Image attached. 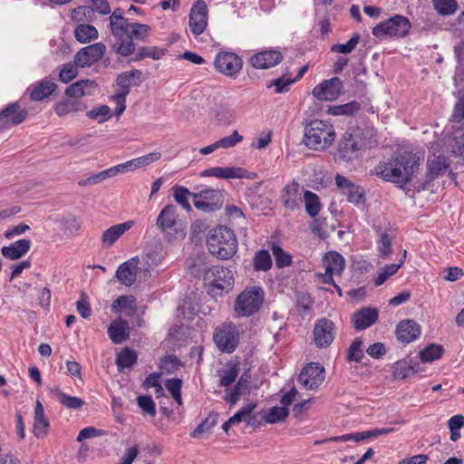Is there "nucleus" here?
<instances>
[{"label":"nucleus","instance_id":"obj_1","mask_svg":"<svg viewBox=\"0 0 464 464\" xmlns=\"http://www.w3.org/2000/svg\"><path fill=\"white\" fill-rule=\"evenodd\" d=\"M420 168V159L409 151L395 154L388 162H381L374 168L377 176L399 187L411 182Z\"/></svg>","mask_w":464,"mask_h":464},{"label":"nucleus","instance_id":"obj_2","mask_svg":"<svg viewBox=\"0 0 464 464\" xmlns=\"http://www.w3.org/2000/svg\"><path fill=\"white\" fill-rule=\"evenodd\" d=\"M207 246L212 256L227 260L237 253V240L232 229L220 226L209 231Z\"/></svg>","mask_w":464,"mask_h":464},{"label":"nucleus","instance_id":"obj_3","mask_svg":"<svg viewBox=\"0 0 464 464\" xmlns=\"http://www.w3.org/2000/svg\"><path fill=\"white\" fill-rule=\"evenodd\" d=\"M335 138L333 125L321 120L310 121L304 128V143L312 150H323L331 145Z\"/></svg>","mask_w":464,"mask_h":464},{"label":"nucleus","instance_id":"obj_4","mask_svg":"<svg viewBox=\"0 0 464 464\" xmlns=\"http://www.w3.org/2000/svg\"><path fill=\"white\" fill-rule=\"evenodd\" d=\"M264 302V290L260 286H250L237 297L234 311L237 316H250L256 313Z\"/></svg>","mask_w":464,"mask_h":464},{"label":"nucleus","instance_id":"obj_5","mask_svg":"<svg viewBox=\"0 0 464 464\" xmlns=\"http://www.w3.org/2000/svg\"><path fill=\"white\" fill-rule=\"evenodd\" d=\"M411 24L410 20L402 15L396 14L372 29V34L382 40L388 38L404 37L410 32Z\"/></svg>","mask_w":464,"mask_h":464},{"label":"nucleus","instance_id":"obj_6","mask_svg":"<svg viewBox=\"0 0 464 464\" xmlns=\"http://www.w3.org/2000/svg\"><path fill=\"white\" fill-rule=\"evenodd\" d=\"M209 281V292L212 295H222L233 289L235 279L233 272L225 266H214L205 274Z\"/></svg>","mask_w":464,"mask_h":464},{"label":"nucleus","instance_id":"obj_7","mask_svg":"<svg viewBox=\"0 0 464 464\" xmlns=\"http://www.w3.org/2000/svg\"><path fill=\"white\" fill-rule=\"evenodd\" d=\"M151 28L148 24L130 23L125 40L115 43L112 45L115 53L121 56L127 57L134 53V40L146 41L150 34Z\"/></svg>","mask_w":464,"mask_h":464},{"label":"nucleus","instance_id":"obj_8","mask_svg":"<svg viewBox=\"0 0 464 464\" xmlns=\"http://www.w3.org/2000/svg\"><path fill=\"white\" fill-rule=\"evenodd\" d=\"M194 207L206 213L221 208L224 203L223 192L219 189L207 188L192 194Z\"/></svg>","mask_w":464,"mask_h":464},{"label":"nucleus","instance_id":"obj_9","mask_svg":"<svg viewBox=\"0 0 464 464\" xmlns=\"http://www.w3.org/2000/svg\"><path fill=\"white\" fill-rule=\"evenodd\" d=\"M364 142L356 134L344 133L338 144L336 160L343 162H351L359 157V151Z\"/></svg>","mask_w":464,"mask_h":464},{"label":"nucleus","instance_id":"obj_10","mask_svg":"<svg viewBox=\"0 0 464 464\" xmlns=\"http://www.w3.org/2000/svg\"><path fill=\"white\" fill-rule=\"evenodd\" d=\"M214 341L221 352L227 353H233L237 347L239 341L237 327L231 323L222 325L216 330Z\"/></svg>","mask_w":464,"mask_h":464},{"label":"nucleus","instance_id":"obj_11","mask_svg":"<svg viewBox=\"0 0 464 464\" xmlns=\"http://www.w3.org/2000/svg\"><path fill=\"white\" fill-rule=\"evenodd\" d=\"M214 64L222 74L236 77L242 69L243 61L234 53L221 52L217 54Z\"/></svg>","mask_w":464,"mask_h":464},{"label":"nucleus","instance_id":"obj_12","mask_svg":"<svg viewBox=\"0 0 464 464\" xmlns=\"http://www.w3.org/2000/svg\"><path fill=\"white\" fill-rule=\"evenodd\" d=\"M106 52V46L102 43H96L82 48L74 55L76 66L89 67L101 60Z\"/></svg>","mask_w":464,"mask_h":464},{"label":"nucleus","instance_id":"obj_13","mask_svg":"<svg viewBox=\"0 0 464 464\" xmlns=\"http://www.w3.org/2000/svg\"><path fill=\"white\" fill-rule=\"evenodd\" d=\"M324 368L318 362L306 365L299 374L300 383L306 389H317L324 381Z\"/></svg>","mask_w":464,"mask_h":464},{"label":"nucleus","instance_id":"obj_14","mask_svg":"<svg viewBox=\"0 0 464 464\" xmlns=\"http://www.w3.org/2000/svg\"><path fill=\"white\" fill-rule=\"evenodd\" d=\"M343 82L338 77L324 80L313 89V95L321 101H334L342 93Z\"/></svg>","mask_w":464,"mask_h":464},{"label":"nucleus","instance_id":"obj_15","mask_svg":"<svg viewBox=\"0 0 464 464\" xmlns=\"http://www.w3.org/2000/svg\"><path fill=\"white\" fill-rule=\"evenodd\" d=\"M208 25V7L203 0L197 1L190 9L189 27L194 35L201 34Z\"/></svg>","mask_w":464,"mask_h":464},{"label":"nucleus","instance_id":"obj_16","mask_svg":"<svg viewBox=\"0 0 464 464\" xmlns=\"http://www.w3.org/2000/svg\"><path fill=\"white\" fill-rule=\"evenodd\" d=\"M334 324L323 318L315 324L314 329V343L317 347L329 346L334 339Z\"/></svg>","mask_w":464,"mask_h":464},{"label":"nucleus","instance_id":"obj_17","mask_svg":"<svg viewBox=\"0 0 464 464\" xmlns=\"http://www.w3.org/2000/svg\"><path fill=\"white\" fill-rule=\"evenodd\" d=\"M302 188L296 181H292L285 185L281 192L280 200L285 208L295 210L301 207L303 198Z\"/></svg>","mask_w":464,"mask_h":464},{"label":"nucleus","instance_id":"obj_18","mask_svg":"<svg viewBox=\"0 0 464 464\" xmlns=\"http://www.w3.org/2000/svg\"><path fill=\"white\" fill-rule=\"evenodd\" d=\"M283 60L279 51L266 50L254 54L250 59V64L256 69H267L276 66Z\"/></svg>","mask_w":464,"mask_h":464},{"label":"nucleus","instance_id":"obj_19","mask_svg":"<svg viewBox=\"0 0 464 464\" xmlns=\"http://www.w3.org/2000/svg\"><path fill=\"white\" fill-rule=\"evenodd\" d=\"M428 172L426 176L425 181L421 182L419 185V188L422 190L429 189L430 187L431 181L439 177L442 172L446 171L449 168V164L445 157L439 156L435 157L432 160H428L427 162Z\"/></svg>","mask_w":464,"mask_h":464},{"label":"nucleus","instance_id":"obj_20","mask_svg":"<svg viewBox=\"0 0 464 464\" xmlns=\"http://www.w3.org/2000/svg\"><path fill=\"white\" fill-rule=\"evenodd\" d=\"M139 258L137 256L122 263L117 269L116 277L121 285L130 286L136 282Z\"/></svg>","mask_w":464,"mask_h":464},{"label":"nucleus","instance_id":"obj_21","mask_svg":"<svg viewBox=\"0 0 464 464\" xmlns=\"http://www.w3.org/2000/svg\"><path fill=\"white\" fill-rule=\"evenodd\" d=\"M421 328L419 324L411 319L399 323L396 328L397 338L405 343L416 340L420 334Z\"/></svg>","mask_w":464,"mask_h":464},{"label":"nucleus","instance_id":"obj_22","mask_svg":"<svg viewBox=\"0 0 464 464\" xmlns=\"http://www.w3.org/2000/svg\"><path fill=\"white\" fill-rule=\"evenodd\" d=\"M378 310L376 308H362L356 311L353 315V324L356 330L362 331L372 326L378 319Z\"/></svg>","mask_w":464,"mask_h":464},{"label":"nucleus","instance_id":"obj_23","mask_svg":"<svg viewBox=\"0 0 464 464\" xmlns=\"http://www.w3.org/2000/svg\"><path fill=\"white\" fill-rule=\"evenodd\" d=\"M246 170L239 167H213L201 172L202 177H216L219 179H242L246 177Z\"/></svg>","mask_w":464,"mask_h":464},{"label":"nucleus","instance_id":"obj_24","mask_svg":"<svg viewBox=\"0 0 464 464\" xmlns=\"http://www.w3.org/2000/svg\"><path fill=\"white\" fill-rule=\"evenodd\" d=\"M392 431H394V428L374 429V430H364L362 432L350 433V434H344V435H341V436L331 437V440H334V441H336V442H344V441H350V440L359 442L361 440H366L369 438L377 437V436H381V435H386Z\"/></svg>","mask_w":464,"mask_h":464},{"label":"nucleus","instance_id":"obj_25","mask_svg":"<svg viewBox=\"0 0 464 464\" xmlns=\"http://www.w3.org/2000/svg\"><path fill=\"white\" fill-rule=\"evenodd\" d=\"M108 334L113 343H122L130 336L128 322L122 319L113 321L108 328Z\"/></svg>","mask_w":464,"mask_h":464},{"label":"nucleus","instance_id":"obj_26","mask_svg":"<svg viewBox=\"0 0 464 464\" xmlns=\"http://www.w3.org/2000/svg\"><path fill=\"white\" fill-rule=\"evenodd\" d=\"M177 218L178 214L176 207L174 205H168L160 212L156 225L161 231L168 232L176 225Z\"/></svg>","mask_w":464,"mask_h":464},{"label":"nucleus","instance_id":"obj_27","mask_svg":"<svg viewBox=\"0 0 464 464\" xmlns=\"http://www.w3.org/2000/svg\"><path fill=\"white\" fill-rule=\"evenodd\" d=\"M97 88V83L92 80L78 81L65 90V94L69 97L79 98L85 95H92Z\"/></svg>","mask_w":464,"mask_h":464},{"label":"nucleus","instance_id":"obj_28","mask_svg":"<svg viewBox=\"0 0 464 464\" xmlns=\"http://www.w3.org/2000/svg\"><path fill=\"white\" fill-rule=\"evenodd\" d=\"M57 84L45 78L33 86L30 99L34 102H40L52 95L57 89Z\"/></svg>","mask_w":464,"mask_h":464},{"label":"nucleus","instance_id":"obj_29","mask_svg":"<svg viewBox=\"0 0 464 464\" xmlns=\"http://www.w3.org/2000/svg\"><path fill=\"white\" fill-rule=\"evenodd\" d=\"M27 116V111L21 109L18 102L9 104L0 112V119L13 125L22 123Z\"/></svg>","mask_w":464,"mask_h":464},{"label":"nucleus","instance_id":"obj_30","mask_svg":"<svg viewBox=\"0 0 464 464\" xmlns=\"http://www.w3.org/2000/svg\"><path fill=\"white\" fill-rule=\"evenodd\" d=\"M31 247V241L29 239H20L8 246H4L1 249L2 255L10 260H16L24 256Z\"/></svg>","mask_w":464,"mask_h":464},{"label":"nucleus","instance_id":"obj_31","mask_svg":"<svg viewBox=\"0 0 464 464\" xmlns=\"http://www.w3.org/2000/svg\"><path fill=\"white\" fill-rule=\"evenodd\" d=\"M131 224V221L121 223L103 231L102 235L103 246H111L125 233V231L130 228Z\"/></svg>","mask_w":464,"mask_h":464},{"label":"nucleus","instance_id":"obj_32","mask_svg":"<svg viewBox=\"0 0 464 464\" xmlns=\"http://www.w3.org/2000/svg\"><path fill=\"white\" fill-rule=\"evenodd\" d=\"M323 263L326 273L341 275L345 267V260L343 256L334 251L328 252L323 258Z\"/></svg>","mask_w":464,"mask_h":464},{"label":"nucleus","instance_id":"obj_33","mask_svg":"<svg viewBox=\"0 0 464 464\" xmlns=\"http://www.w3.org/2000/svg\"><path fill=\"white\" fill-rule=\"evenodd\" d=\"M248 386L249 376L246 373H244L240 376L233 390H226L225 401L231 406L235 405L239 400L240 395L248 389Z\"/></svg>","mask_w":464,"mask_h":464},{"label":"nucleus","instance_id":"obj_34","mask_svg":"<svg viewBox=\"0 0 464 464\" xmlns=\"http://www.w3.org/2000/svg\"><path fill=\"white\" fill-rule=\"evenodd\" d=\"M48 428L49 421L44 416V406L37 401L34 408V434L37 438H42L47 433Z\"/></svg>","mask_w":464,"mask_h":464},{"label":"nucleus","instance_id":"obj_35","mask_svg":"<svg viewBox=\"0 0 464 464\" xmlns=\"http://www.w3.org/2000/svg\"><path fill=\"white\" fill-rule=\"evenodd\" d=\"M420 371L419 362L411 359L401 360L395 362L393 366L394 376L400 379H405L416 374Z\"/></svg>","mask_w":464,"mask_h":464},{"label":"nucleus","instance_id":"obj_36","mask_svg":"<svg viewBox=\"0 0 464 464\" xmlns=\"http://www.w3.org/2000/svg\"><path fill=\"white\" fill-rule=\"evenodd\" d=\"M85 109L86 105L75 100L62 101L54 105V111L59 116H63L70 112L82 111Z\"/></svg>","mask_w":464,"mask_h":464},{"label":"nucleus","instance_id":"obj_37","mask_svg":"<svg viewBox=\"0 0 464 464\" xmlns=\"http://www.w3.org/2000/svg\"><path fill=\"white\" fill-rule=\"evenodd\" d=\"M141 76V72L137 69H133L130 72H124L121 73L117 77V84L122 89L121 93H126V95L130 92V88L132 85H135V79H140Z\"/></svg>","mask_w":464,"mask_h":464},{"label":"nucleus","instance_id":"obj_38","mask_svg":"<svg viewBox=\"0 0 464 464\" xmlns=\"http://www.w3.org/2000/svg\"><path fill=\"white\" fill-rule=\"evenodd\" d=\"M74 36L78 42L84 44L96 39L98 31L93 25L81 24L74 30Z\"/></svg>","mask_w":464,"mask_h":464},{"label":"nucleus","instance_id":"obj_39","mask_svg":"<svg viewBox=\"0 0 464 464\" xmlns=\"http://www.w3.org/2000/svg\"><path fill=\"white\" fill-rule=\"evenodd\" d=\"M304 207L306 213L311 217H316L321 210V203L318 195L315 193L305 190L304 193Z\"/></svg>","mask_w":464,"mask_h":464},{"label":"nucleus","instance_id":"obj_40","mask_svg":"<svg viewBox=\"0 0 464 464\" xmlns=\"http://www.w3.org/2000/svg\"><path fill=\"white\" fill-rule=\"evenodd\" d=\"M138 360V355L135 351L130 348L125 347L122 351L118 353L116 357V364L119 371H122L125 368H130Z\"/></svg>","mask_w":464,"mask_h":464},{"label":"nucleus","instance_id":"obj_41","mask_svg":"<svg viewBox=\"0 0 464 464\" xmlns=\"http://www.w3.org/2000/svg\"><path fill=\"white\" fill-rule=\"evenodd\" d=\"M217 121L223 125L230 124L236 118V112L227 105L218 104L213 109Z\"/></svg>","mask_w":464,"mask_h":464},{"label":"nucleus","instance_id":"obj_42","mask_svg":"<svg viewBox=\"0 0 464 464\" xmlns=\"http://www.w3.org/2000/svg\"><path fill=\"white\" fill-rule=\"evenodd\" d=\"M289 415V409L286 407H272L263 416L266 423H276L283 421Z\"/></svg>","mask_w":464,"mask_h":464},{"label":"nucleus","instance_id":"obj_43","mask_svg":"<svg viewBox=\"0 0 464 464\" xmlns=\"http://www.w3.org/2000/svg\"><path fill=\"white\" fill-rule=\"evenodd\" d=\"M361 109V104L356 101H352L345 104L334 105L329 107V112L332 115L352 116Z\"/></svg>","mask_w":464,"mask_h":464},{"label":"nucleus","instance_id":"obj_44","mask_svg":"<svg viewBox=\"0 0 464 464\" xmlns=\"http://www.w3.org/2000/svg\"><path fill=\"white\" fill-rule=\"evenodd\" d=\"M192 194H194V192H190L187 188L183 186L175 185L173 187V197L175 201L187 211L191 210V206L188 198V196L192 198Z\"/></svg>","mask_w":464,"mask_h":464},{"label":"nucleus","instance_id":"obj_45","mask_svg":"<svg viewBox=\"0 0 464 464\" xmlns=\"http://www.w3.org/2000/svg\"><path fill=\"white\" fill-rule=\"evenodd\" d=\"M256 271H267L272 266V259L267 250H259L255 254L253 260Z\"/></svg>","mask_w":464,"mask_h":464},{"label":"nucleus","instance_id":"obj_46","mask_svg":"<svg viewBox=\"0 0 464 464\" xmlns=\"http://www.w3.org/2000/svg\"><path fill=\"white\" fill-rule=\"evenodd\" d=\"M110 25L112 34L117 38L116 43L125 40L130 26V23H129L126 19H121L110 22Z\"/></svg>","mask_w":464,"mask_h":464},{"label":"nucleus","instance_id":"obj_47","mask_svg":"<svg viewBox=\"0 0 464 464\" xmlns=\"http://www.w3.org/2000/svg\"><path fill=\"white\" fill-rule=\"evenodd\" d=\"M218 414L211 412L196 429L192 431L193 438H200V436L213 428L218 422Z\"/></svg>","mask_w":464,"mask_h":464},{"label":"nucleus","instance_id":"obj_48","mask_svg":"<svg viewBox=\"0 0 464 464\" xmlns=\"http://www.w3.org/2000/svg\"><path fill=\"white\" fill-rule=\"evenodd\" d=\"M435 10L443 16L453 14L458 8L455 0H432Z\"/></svg>","mask_w":464,"mask_h":464},{"label":"nucleus","instance_id":"obj_49","mask_svg":"<svg viewBox=\"0 0 464 464\" xmlns=\"http://www.w3.org/2000/svg\"><path fill=\"white\" fill-rule=\"evenodd\" d=\"M443 347L439 344H430L419 353L422 362H432L442 356Z\"/></svg>","mask_w":464,"mask_h":464},{"label":"nucleus","instance_id":"obj_50","mask_svg":"<svg viewBox=\"0 0 464 464\" xmlns=\"http://www.w3.org/2000/svg\"><path fill=\"white\" fill-rule=\"evenodd\" d=\"M238 374L239 369L237 364H233L227 369L222 370L219 373V385L222 387H228L236 381Z\"/></svg>","mask_w":464,"mask_h":464},{"label":"nucleus","instance_id":"obj_51","mask_svg":"<svg viewBox=\"0 0 464 464\" xmlns=\"http://www.w3.org/2000/svg\"><path fill=\"white\" fill-rule=\"evenodd\" d=\"M363 357L362 341L357 337L353 340L347 352V360L349 362H360Z\"/></svg>","mask_w":464,"mask_h":464},{"label":"nucleus","instance_id":"obj_52","mask_svg":"<svg viewBox=\"0 0 464 464\" xmlns=\"http://www.w3.org/2000/svg\"><path fill=\"white\" fill-rule=\"evenodd\" d=\"M276 265L279 268L289 266L292 264V256L278 246H272Z\"/></svg>","mask_w":464,"mask_h":464},{"label":"nucleus","instance_id":"obj_53","mask_svg":"<svg viewBox=\"0 0 464 464\" xmlns=\"http://www.w3.org/2000/svg\"><path fill=\"white\" fill-rule=\"evenodd\" d=\"M256 403H249L243 406L237 413H235L231 420L235 424L240 423L242 421H246L247 424H252L250 421L252 411L256 409Z\"/></svg>","mask_w":464,"mask_h":464},{"label":"nucleus","instance_id":"obj_54","mask_svg":"<svg viewBox=\"0 0 464 464\" xmlns=\"http://www.w3.org/2000/svg\"><path fill=\"white\" fill-rule=\"evenodd\" d=\"M342 194L346 196L349 202L355 205L362 203L364 199L363 189L355 184L350 186L349 188H346Z\"/></svg>","mask_w":464,"mask_h":464},{"label":"nucleus","instance_id":"obj_55","mask_svg":"<svg viewBox=\"0 0 464 464\" xmlns=\"http://www.w3.org/2000/svg\"><path fill=\"white\" fill-rule=\"evenodd\" d=\"M74 62L64 63L59 72V79L64 82L68 83L72 80H73L78 74V68Z\"/></svg>","mask_w":464,"mask_h":464},{"label":"nucleus","instance_id":"obj_56","mask_svg":"<svg viewBox=\"0 0 464 464\" xmlns=\"http://www.w3.org/2000/svg\"><path fill=\"white\" fill-rule=\"evenodd\" d=\"M359 40L360 35L358 34H354L346 44H334L331 50L332 52L339 53H350L356 47Z\"/></svg>","mask_w":464,"mask_h":464},{"label":"nucleus","instance_id":"obj_57","mask_svg":"<svg viewBox=\"0 0 464 464\" xmlns=\"http://www.w3.org/2000/svg\"><path fill=\"white\" fill-rule=\"evenodd\" d=\"M137 402L144 413L151 417L156 415V406L150 396L140 395L137 398Z\"/></svg>","mask_w":464,"mask_h":464},{"label":"nucleus","instance_id":"obj_58","mask_svg":"<svg viewBox=\"0 0 464 464\" xmlns=\"http://www.w3.org/2000/svg\"><path fill=\"white\" fill-rule=\"evenodd\" d=\"M59 402L63 406L73 410L80 409L84 404V401L81 398L69 396L63 392L59 393Z\"/></svg>","mask_w":464,"mask_h":464},{"label":"nucleus","instance_id":"obj_59","mask_svg":"<svg viewBox=\"0 0 464 464\" xmlns=\"http://www.w3.org/2000/svg\"><path fill=\"white\" fill-rule=\"evenodd\" d=\"M243 140V136L238 133L237 130H234L231 135L224 137L217 140L218 149H228L236 146L237 143Z\"/></svg>","mask_w":464,"mask_h":464},{"label":"nucleus","instance_id":"obj_60","mask_svg":"<svg viewBox=\"0 0 464 464\" xmlns=\"http://www.w3.org/2000/svg\"><path fill=\"white\" fill-rule=\"evenodd\" d=\"M160 248L158 246L147 248L145 257L149 266H156L161 262L162 255Z\"/></svg>","mask_w":464,"mask_h":464},{"label":"nucleus","instance_id":"obj_61","mask_svg":"<svg viewBox=\"0 0 464 464\" xmlns=\"http://www.w3.org/2000/svg\"><path fill=\"white\" fill-rule=\"evenodd\" d=\"M111 109L107 105H102L98 108H94L87 112V116L90 119L98 120L99 122L104 121L110 115Z\"/></svg>","mask_w":464,"mask_h":464},{"label":"nucleus","instance_id":"obj_62","mask_svg":"<svg viewBox=\"0 0 464 464\" xmlns=\"http://www.w3.org/2000/svg\"><path fill=\"white\" fill-rule=\"evenodd\" d=\"M108 178H111V174L109 172V169H107L99 173L93 174L87 179H81L79 181V185L80 186L94 185V184L100 183L101 181H102Z\"/></svg>","mask_w":464,"mask_h":464},{"label":"nucleus","instance_id":"obj_63","mask_svg":"<svg viewBox=\"0 0 464 464\" xmlns=\"http://www.w3.org/2000/svg\"><path fill=\"white\" fill-rule=\"evenodd\" d=\"M378 249L382 257H387L392 253V237L387 233L382 234Z\"/></svg>","mask_w":464,"mask_h":464},{"label":"nucleus","instance_id":"obj_64","mask_svg":"<svg viewBox=\"0 0 464 464\" xmlns=\"http://www.w3.org/2000/svg\"><path fill=\"white\" fill-rule=\"evenodd\" d=\"M140 48L143 54L144 59L145 58H152L153 60H160L165 53L164 49H161L157 46H152V47L142 46Z\"/></svg>","mask_w":464,"mask_h":464}]
</instances>
